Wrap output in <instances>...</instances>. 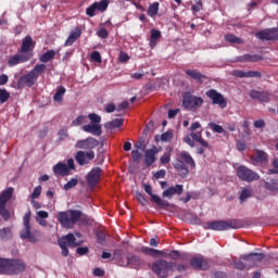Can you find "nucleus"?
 <instances>
[{"label":"nucleus","instance_id":"2","mask_svg":"<svg viewBox=\"0 0 278 278\" xmlns=\"http://www.w3.org/2000/svg\"><path fill=\"white\" fill-rule=\"evenodd\" d=\"M83 213L81 211L77 210H70L66 212H60L56 216L59 223L62 225V227H65V229H73L76 223H79L81 219Z\"/></svg>","mask_w":278,"mask_h":278},{"label":"nucleus","instance_id":"45","mask_svg":"<svg viewBox=\"0 0 278 278\" xmlns=\"http://www.w3.org/2000/svg\"><path fill=\"white\" fill-rule=\"evenodd\" d=\"M226 42H231L232 45H242V39L233 34H229L225 36Z\"/></svg>","mask_w":278,"mask_h":278},{"label":"nucleus","instance_id":"64","mask_svg":"<svg viewBox=\"0 0 278 278\" xmlns=\"http://www.w3.org/2000/svg\"><path fill=\"white\" fill-rule=\"evenodd\" d=\"M97 34L99 38H102L103 40L110 36V33H108V29L105 28H100Z\"/></svg>","mask_w":278,"mask_h":278},{"label":"nucleus","instance_id":"40","mask_svg":"<svg viewBox=\"0 0 278 278\" xmlns=\"http://www.w3.org/2000/svg\"><path fill=\"white\" fill-rule=\"evenodd\" d=\"M251 197H253V189L244 188L240 192L239 201H241V203H244V201H247V199H251Z\"/></svg>","mask_w":278,"mask_h":278},{"label":"nucleus","instance_id":"55","mask_svg":"<svg viewBox=\"0 0 278 278\" xmlns=\"http://www.w3.org/2000/svg\"><path fill=\"white\" fill-rule=\"evenodd\" d=\"M91 61L96 62L97 64H101L102 62L101 52L100 51L91 52Z\"/></svg>","mask_w":278,"mask_h":278},{"label":"nucleus","instance_id":"1","mask_svg":"<svg viewBox=\"0 0 278 278\" xmlns=\"http://www.w3.org/2000/svg\"><path fill=\"white\" fill-rule=\"evenodd\" d=\"M26 268L27 264L21 258H0V275H21Z\"/></svg>","mask_w":278,"mask_h":278},{"label":"nucleus","instance_id":"12","mask_svg":"<svg viewBox=\"0 0 278 278\" xmlns=\"http://www.w3.org/2000/svg\"><path fill=\"white\" fill-rule=\"evenodd\" d=\"M203 105V98L193 97L189 92L182 96V106L185 110H195V108H201Z\"/></svg>","mask_w":278,"mask_h":278},{"label":"nucleus","instance_id":"11","mask_svg":"<svg viewBox=\"0 0 278 278\" xmlns=\"http://www.w3.org/2000/svg\"><path fill=\"white\" fill-rule=\"evenodd\" d=\"M206 97L212 101L213 105H218L220 110L227 108V98L216 89H210L205 92Z\"/></svg>","mask_w":278,"mask_h":278},{"label":"nucleus","instance_id":"60","mask_svg":"<svg viewBox=\"0 0 278 278\" xmlns=\"http://www.w3.org/2000/svg\"><path fill=\"white\" fill-rule=\"evenodd\" d=\"M193 12H201L203 10V2L201 0H195V4L191 7Z\"/></svg>","mask_w":278,"mask_h":278},{"label":"nucleus","instance_id":"7","mask_svg":"<svg viewBox=\"0 0 278 278\" xmlns=\"http://www.w3.org/2000/svg\"><path fill=\"white\" fill-rule=\"evenodd\" d=\"M75 235L67 233L65 237L59 239V247L62 251L63 257H68V248L67 247H79L81 242H77ZM67 244V247H66Z\"/></svg>","mask_w":278,"mask_h":278},{"label":"nucleus","instance_id":"29","mask_svg":"<svg viewBox=\"0 0 278 278\" xmlns=\"http://www.w3.org/2000/svg\"><path fill=\"white\" fill-rule=\"evenodd\" d=\"M251 160L254 164H264V162H268V154L263 150H256L255 155L251 156Z\"/></svg>","mask_w":278,"mask_h":278},{"label":"nucleus","instance_id":"21","mask_svg":"<svg viewBox=\"0 0 278 278\" xmlns=\"http://www.w3.org/2000/svg\"><path fill=\"white\" fill-rule=\"evenodd\" d=\"M190 266L194 270H210V263L203 256H194L190 260Z\"/></svg>","mask_w":278,"mask_h":278},{"label":"nucleus","instance_id":"10","mask_svg":"<svg viewBox=\"0 0 278 278\" xmlns=\"http://www.w3.org/2000/svg\"><path fill=\"white\" fill-rule=\"evenodd\" d=\"M72 170H75V160L73 159H68L67 164L60 162L53 166L54 175L60 177H68Z\"/></svg>","mask_w":278,"mask_h":278},{"label":"nucleus","instance_id":"51","mask_svg":"<svg viewBox=\"0 0 278 278\" xmlns=\"http://www.w3.org/2000/svg\"><path fill=\"white\" fill-rule=\"evenodd\" d=\"M0 238L1 240H5V238H12V230L8 227L0 229Z\"/></svg>","mask_w":278,"mask_h":278},{"label":"nucleus","instance_id":"56","mask_svg":"<svg viewBox=\"0 0 278 278\" xmlns=\"http://www.w3.org/2000/svg\"><path fill=\"white\" fill-rule=\"evenodd\" d=\"M88 118L93 123V125H99V123H101V117L97 113L89 114Z\"/></svg>","mask_w":278,"mask_h":278},{"label":"nucleus","instance_id":"63","mask_svg":"<svg viewBox=\"0 0 278 278\" xmlns=\"http://www.w3.org/2000/svg\"><path fill=\"white\" fill-rule=\"evenodd\" d=\"M233 267L237 270H244V268H247V264H244L242 261H235L233 262Z\"/></svg>","mask_w":278,"mask_h":278},{"label":"nucleus","instance_id":"6","mask_svg":"<svg viewBox=\"0 0 278 278\" xmlns=\"http://www.w3.org/2000/svg\"><path fill=\"white\" fill-rule=\"evenodd\" d=\"M237 177H239L241 181H247L248 184H251L252 181H260V174L244 165H240L237 168Z\"/></svg>","mask_w":278,"mask_h":278},{"label":"nucleus","instance_id":"22","mask_svg":"<svg viewBox=\"0 0 278 278\" xmlns=\"http://www.w3.org/2000/svg\"><path fill=\"white\" fill-rule=\"evenodd\" d=\"M175 194H177V197H181V194H184V185H175L167 188L163 191L162 197L165 199H173Z\"/></svg>","mask_w":278,"mask_h":278},{"label":"nucleus","instance_id":"19","mask_svg":"<svg viewBox=\"0 0 278 278\" xmlns=\"http://www.w3.org/2000/svg\"><path fill=\"white\" fill-rule=\"evenodd\" d=\"M258 40H278V27L263 29L255 34Z\"/></svg>","mask_w":278,"mask_h":278},{"label":"nucleus","instance_id":"23","mask_svg":"<svg viewBox=\"0 0 278 278\" xmlns=\"http://www.w3.org/2000/svg\"><path fill=\"white\" fill-rule=\"evenodd\" d=\"M36 81H38V78H36L31 72H28L27 74L23 75L18 81H17V86L18 88H23L24 86H27V88H31V86H34V84H36Z\"/></svg>","mask_w":278,"mask_h":278},{"label":"nucleus","instance_id":"8","mask_svg":"<svg viewBox=\"0 0 278 278\" xmlns=\"http://www.w3.org/2000/svg\"><path fill=\"white\" fill-rule=\"evenodd\" d=\"M29 220H31V212L30 211H28L23 216L24 228L20 232V238L22 240H29V242H36V237L31 236V225L29 224Z\"/></svg>","mask_w":278,"mask_h":278},{"label":"nucleus","instance_id":"37","mask_svg":"<svg viewBox=\"0 0 278 278\" xmlns=\"http://www.w3.org/2000/svg\"><path fill=\"white\" fill-rule=\"evenodd\" d=\"M123 123H125V119L123 118H115L111 122H108L104 127L105 129H116L118 127H123Z\"/></svg>","mask_w":278,"mask_h":278},{"label":"nucleus","instance_id":"57","mask_svg":"<svg viewBox=\"0 0 278 278\" xmlns=\"http://www.w3.org/2000/svg\"><path fill=\"white\" fill-rule=\"evenodd\" d=\"M161 140L162 142H170V140H173V131L167 130L166 132H164L161 136Z\"/></svg>","mask_w":278,"mask_h":278},{"label":"nucleus","instance_id":"47","mask_svg":"<svg viewBox=\"0 0 278 278\" xmlns=\"http://www.w3.org/2000/svg\"><path fill=\"white\" fill-rule=\"evenodd\" d=\"M10 101V91L0 88V104L8 103Z\"/></svg>","mask_w":278,"mask_h":278},{"label":"nucleus","instance_id":"28","mask_svg":"<svg viewBox=\"0 0 278 278\" xmlns=\"http://www.w3.org/2000/svg\"><path fill=\"white\" fill-rule=\"evenodd\" d=\"M83 130L87 134H92V136H101V134H103V131L101 130V125L99 124L84 125Z\"/></svg>","mask_w":278,"mask_h":278},{"label":"nucleus","instance_id":"39","mask_svg":"<svg viewBox=\"0 0 278 278\" xmlns=\"http://www.w3.org/2000/svg\"><path fill=\"white\" fill-rule=\"evenodd\" d=\"M45 71H47V65L45 64H36L34 66V68L30 71V74H33L37 79L38 77H40V75H42V73H45Z\"/></svg>","mask_w":278,"mask_h":278},{"label":"nucleus","instance_id":"58","mask_svg":"<svg viewBox=\"0 0 278 278\" xmlns=\"http://www.w3.org/2000/svg\"><path fill=\"white\" fill-rule=\"evenodd\" d=\"M233 77H239L240 79L245 78L248 79V72L241 70H235L232 72Z\"/></svg>","mask_w":278,"mask_h":278},{"label":"nucleus","instance_id":"48","mask_svg":"<svg viewBox=\"0 0 278 278\" xmlns=\"http://www.w3.org/2000/svg\"><path fill=\"white\" fill-rule=\"evenodd\" d=\"M59 142H64L68 138V128L63 127L58 131Z\"/></svg>","mask_w":278,"mask_h":278},{"label":"nucleus","instance_id":"30","mask_svg":"<svg viewBox=\"0 0 278 278\" xmlns=\"http://www.w3.org/2000/svg\"><path fill=\"white\" fill-rule=\"evenodd\" d=\"M142 261L140 260V256L136 254H130L127 256L126 266L129 268H137L138 266H141Z\"/></svg>","mask_w":278,"mask_h":278},{"label":"nucleus","instance_id":"26","mask_svg":"<svg viewBox=\"0 0 278 278\" xmlns=\"http://www.w3.org/2000/svg\"><path fill=\"white\" fill-rule=\"evenodd\" d=\"M25 62H29V56L18 52L9 58L8 65L12 67L17 64H25Z\"/></svg>","mask_w":278,"mask_h":278},{"label":"nucleus","instance_id":"9","mask_svg":"<svg viewBox=\"0 0 278 278\" xmlns=\"http://www.w3.org/2000/svg\"><path fill=\"white\" fill-rule=\"evenodd\" d=\"M34 49H36V41H34V38H31L30 35H27L22 39V46L17 50V53H22L31 60V58H34Z\"/></svg>","mask_w":278,"mask_h":278},{"label":"nucleus","instance_id":"35","mask_svg":"<svg viewBox=\"0 0 278 278\" xmlns=\"http://www.w3.org/2000/svg\"><path fill=\"white\" fill-rule=\"evenodd\" d=\"M190 136H191L192 140H194L195 142H199V144H201V147H203L204 149H210V143L207 141H205V139H203L201 131L191 132Z\"/></svg>","mask_w":278,"mask_h":278},{"label":"nucleus","instance_id":"42","mask_svg":"<svg viewBox=\"0 0 278 278\" xmlns=\"http://www.w3.org/2000/svg\"><path fill=\"white\" fill-rule=\"evenodd\" d=\"M157 12H160V2H153L148 8V16L153 18V16H156Z\"/></svg>","mask_w":278,"mask_h":278},{"label":"nucleus","instance_id":"34","mask_svg":"<svg viewBox=\"0 0 278 278\" xmlns=\"http://www.w3.org/2000/svg\"><path fill=\"white\" fill-rule=\"evenodd\" d=\"M239 62H262L264 58L258 54H243L238 58Z\"/></svg>","mask_w":278,"mask_h":278},{"label":"nucleus","instance_id":"59","mask_svg":"<svg viewBox=\"0 0 278 278\" xmlns=\"http://www.w3.org/2000/svg\"><path fill=\"white\" fill-rule=\"evenodd\" d=\"M40 194H42V186H37L31 193V199H39Z\"/></svg>","mask_w":278,"mask_h":278},{"label":"nucleus","instance_id":"52","mask_svg":"<svg viewBox=\"0 0 278 278\" xmlns=\"http://www.w3.org/2000/svg\"><path fill=\"white\" fill-rule=\"evenodd\" d=\"M98 244H105V231L99 230L96 232Z\"/></svg>","mask_w":278,"mask_h":278},{"label":"nucleus","instance_id":"17","mask_svg":"<svg viewBox=\"0 0 278 278\" xmlns=\"http://www.w3.org/2000/svg\"><path fill=\"white\" fill-rule=\"evenodd\" d=\"M264 257H266L264 253L252 252L250 254L242 255L240 260L249 262L248 268H253V266H257Z\"/></svg>","mask_w":278,"mask_h":278},{"label":"nucleus","instance_id":"5","mask_svg":"<svg viewBox=\"0 0 278 278\" xmlns=\"http://www.w3.org/2000/svg\"><path fill=\"white\" fill-rule=\"evenodd\" d=\"M13 194H14L13 187L7 188L0 194V216H2L4 220H10V212L8 211V208H5V205H8V201L12 199Z\"/></svg>","mask_w":278,"mask_h":278},{"label":"nucleus","instance_id":"61","mask_svg":"<svg viewBox=\"0 0 278 278\" xmlns=\"http://www.w3.org/2000/svg\"><path fill=\"white\" fill-rule=\"evenodd\" d=\"M253 77H256L257 79H262V72L249 71L248 72V79H251Z\"/></svg>","mask_w":278,"mask_h":278},{"label":"nucleus","instance_id":"62","mask_svg":"<svg viewBox=\"0 0 278 278\" xmlns=\"http://www.w3.org/2000/svg\"><path fill=\"white\" fill-rule=\"evenodd\" d=\"M170 162V151L165 152L162 156H161V164H168Z\"/></svg>","mask_w":278,"mask_h":278},{"label":"nucleus","instance_id":"54","mask_svg":"<svg viewBox=\"0 0 278 278\" xmlns=\"http://www.w3.org/2000/svg\"><path fill=\"white\" fill-rule=\"evenodd\" d=\"M135 149H137V151H146L147 150V143L144 142V140L142 138L139 139L135 143Z\"/></svg>","mask_w":278,"mask_h":278},{"label":"nucleus","instance_id":"3","mask_svg":"<svg viewBox=\"0 0 278 278\" xmlns=\"http://www.w3.org/2000/svg\"><path fill=\"white\" fill-rule=\"evenodd\" d=\"M240 227H242V224L236 219L214 220L206 224V229L212 231H228V229H240Z\"/></svg>","mask_w":278,"mask_h":278},{"label":"nucleus","instance_id":"27","mask_svg":"<svg viewBox=\"0 0 278 278\" xmlns=\"http://www.w3.org/2000/svg\"><path fill=\"white\" fill-rule=\"evenodd\" d=\"M186 75L190 77L191 79H194L198 84H203L205 79H207V76L203 75L198 70H186Z\"/></svg>","mask_w":278,"mask_h":278},{"label":"nucleus","instance_id":"18","mask_svg":"<svg viewBox=\"0 0 278 278\" xmlns=\"http://www.w3.org/2000/svg\"><path fill=\"white\" fill-rule=\"evenodd\" d=\"M74 157L79 166H86V164H89V162H92V160H94V151H78Z\"/></svg>","mask_w":278,"mask_h":278},{"label":"nucleus","instance_id":"36","mask_svg":"<svg viewBox=\"0 0 278 278\" xmlns=\"http://www.w3.org/2000/svg\"><path fill=\"white\" fill-rule=\"evenodd\" d=\"M165 257H169L170 260L177 261V260H188V254L180 253L177 250H172L169 253H166Z\"/></svg>","mask_w":278,"mask_h":278},{"label":"nucleus","instance_id":"14","mask_svg":"<svg viewBox=\"0 0 278 278\" xmlns=\"http://www.w3.org/2000/svg\"><path fill=\"white\" fill-rule=\"evenodd\" d=\"M162 148H157L155 146H153L151 149H148L144 151V160H143V164L144 166H147V168H151V166H153V164H155L157 157V153H160V150Z\"/></svg>","mask_w":278,"mask_h":278},{"label":"nucleus","instance_id":"31","mask_svg":"<svg viewBox=\"0 0 278 278\" xmlns=\"http://www.w3.org/2000/svg\"><path fill=\"white\" fill-rule=\"evenodd\" d=\"M180 159L184 164H188L190 168H197V163L194 162V159H192V155L188 153L187 151L180 152Z\"/></svg>","mask_w":278,"mask_h":278},{"label":"nucleus","instance_id":"15","mask_svg":"<svg viewBox=\"0 0 278 278\" xmlns=\"http://www.w3.org/2000/svg\"><path fill=\"white\" fill-rule=\"evenodd\" d=\"M97 147H99V140L93 137L78 140L75 144V149H83L85 151H92V149H97Z\"/></svg>","mask_w":278,"mask_h":278},{"label":"nucleus","instance_id":"25","mask_svg":"<svg viewBox=\"0 0 278 278\" xmlns=\"http://www.w3.org/2000/svg\"><path fill=\"white\" fill-rule=\"evenodd\" d=\"M137 251H140V253H143V255H149L150 257H160V255L162 257H166V255H167L165 251L155 250L153 248H149V247H146V245H142Z\"/></svg>","mask_w":278,"mask_h":278},{"label":"nucleus","instance_id":"43","mask_svg":"<svg viewBox=\"0 0 278 278\" xmlns=\"http://www.w3.org/2000/svg\"><path fill=\"white\" fill-rule=\"evenodd\" d=\"M265 189L269 190V192H278V181L275 179L266 181Z\"/></svg>","mask_w":278,"mask_h":278},{"label":"nucleus","instance_id":"50","mask_svg":"<svg viewBox=\"0 0 278 278\" xmlns=\"http://www.w3.org/2000/svg\"><path fill=\"white\" fill-rule=\"evenodd\" d=\"M136 198L140 205H142L143 207H147V205H149V200H147V198L142 193L137 192Z\"/></svg>","mask_w":278,"mask_h":278},{"label":"nucleus","instance_id":"38","mask_svg":"<svg viewBox=\"0 0 278 278\" xmlns=\"http://www.w3.org/2000/svg\"><path fill=\"white\" fill-rule=\"evenodd\" d=\"M55 58V52L54 50H48L43 54L39 56V62H42L43 64H47V62H51Z\"/></svg>","mask_w":278,"mask_h":278},{"label":"nucleus","instance_id":"33","mask_svg":"<svg viewBox=\"0 0 278 278\" xmlns=\"http://www.w3.org/2000/svg\"><path fill=\"white\" fill-rule=\"evenodd\" d=\"M162 38V31H160L159 29L153 28L151 30V35H150V47L151 49H155V47L157 46V40H160Z\"/></svg>","mask_w":278,"mask_h":278},{"label":"nucleus","instance_id":"32","mask_svg":"<svg viewBox=\"0 0 278 278\" xmlns=\"http://www.w3.org/2000/svg\"><path fill=\"white\" fill-rule=\"evenodd\" d=\"M81 36V30L76 29L70 34L67 39L65 40L64 47H73V43L78 40Z\"/></svg>","mask_w":278,"mask_h":278},{"label":"nucleus","instance_id":"44","mask_svg":"<svg viewBox=\"0 0 278 278\" xmlns=\"http://www.w3.org/2000/svg\"><path fill=\"white\" fill-rule=\"evenodd\" d=\"M208 127L215 134H224V135L227 134V131L225 130V128H223V126H220V125H218V124H216L214 122L208 123Z\"/></svg>","mask_w":278,"mask_h":278},{"label":"nucleus","instance_id":"4","mask_svg":"<svg viewBox=\"0 0 278 278\" xmlns=\"http://www.w3.org/2000/svg\"><path fill=\"white\" fill-rule=\"evenodd\" d=\"M173 268H175V263L168 262L166 260H159L152 264V270L154 275H156L160 278H167L168 273H170Z\"/></svg>","mask_w":278,"mask_h":278},{"label":"nucleus","instance_id":"24","mask_svg":"<svg viewBox=\"0 0 278 278\" xmlns=\"http://www.w3.org/2000/svg\"><path fill=\"white\" fill-rule=\"evenodd\" d=\"M174 168L176 173H178L179 177H181L182 179H186V177L190 175V169H188L186 163H184L181 159L176 160V162L174 163Z\"/></svg>","mask_w":278,"mask_h":278},{"label":"nucleus","instance_id":"53","mask_svg":"<svg viewBox=\"0 0 278 278\" xmlns=\"http://www.w3.org/2000/svg\"><path fill=\"white\" fill-rule=\"evenodd\" d=\"M77 184H79V180L77 178H72L64 185V190H72V188H75Z\"/></svg>","mask_w":278,"mask_h":278},{"label":"nucleus","instance_id":"13","mask_svg":"<svg viewBox=\"0 0 278 278\" xmlns=\"http://www.w3.org/2000/svg\"><path fill=\"white\" fill-rule=\"evenodd\" d=\"M108 5H110V0H101L99 2H93L86 9V14L87 16H90V18H92L93 16H97V11L105 12V10H108Z\"/></svg>","mask_w":278,"mask_h":278},{"label":"nucleus","instance_id":"16","mask_svg":"<svg viewBox=\"0 0 278 278\" xmlns=\"http://www.w3.org/2000/svg\"><path fill=\"white\" fill-rule=\"evenodd\" d=\"M101 167H93L88 174H87V184L89 188H97V185L99 181H101Z\"/></svg>","mask_w":278,"mask_h":278},{"label":"nucleus","instance_id":"20","mask_svg":"<svg viewBox=\"0 0 278 278\" xmlns=\"http://www.w3.org/2000/svg\"><path fill=\"white\" fill-rule=\"evenodd\" d=\"M249 97L260 103H270V93L268 91L250 90Z\"/></svg>","mask_w":278,"mask_h":278},{"label":"nucleus","instance_id":"46","mask_svg":"<svg viewBox=\"0 0 278 278\" xmlns=\"http://www.w3.org/2000/svg\"><path fill=\"white\" fill-rule=\"evenodd\" d=\"M152 201L156 204L160 205V207H170V203L166 200H162L160 195H152Z\"/></svg>","mask_w":278,"mask_h":278},{"label":"nucleus","instance_id":"41","mask_svg":"<svg viewBox=\"0 0 278 278\" xmlns=\"http://www.w3.org/2000/svg\"><path fill=\"white\" fill-rule=\"evenodd\" d=\"M64 94H66V88L62 86L59 87L53 97L54 101H56L58 103H62V101H64Z\"/></svg>","mask_w":278,"mask_h":278},{"label":"nucleus","instance_id":"49","mask_svg":"<svg viewBox=\"0 0 278 278\" xmlns=\"http://www.w3.org/2000/svg\"><path fill=\"white\" fill-rule=\"evenodd\" d=\"M131 157L135 164H139L140 160H142V152H140V150H132Z\"/></svg>","mask_w":278,"mask_h":278}]
</instances>
